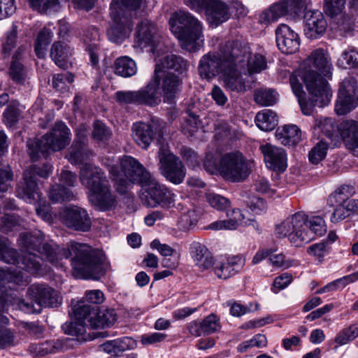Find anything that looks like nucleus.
Returning a JSON list of instances; mask_svg holds the SVG:
<instances>
[{
    "mask_svg": "<svg viewBox=\"0 0 358 358\" xmlns=\"http://www.w3.org/2000/svg\"><path fill=\"white\" fill-rule=\"evenodd\" d=\"M21 110L19 108V103L17 101H11L7 106L3 113V116L6 124L8 127H13L20 119Z\"/></svg>",
    "mask_w": 358,
    "mask_h": 358,
    "instance_id": "obj_55",
    "label": "nucleus"
},
{
    "mask_svg": "<svg viewBox=\"0 0 358 358\" xmlns=\"http://www.w3.org/2000/svg\"><path fill=\"white\" fill-rule=\"evenodd\" d=\"M357 280H358V271L345 275L327 284L319 289L316 292V294H321L327 292H334L340 289L345 288L349 284L355 282Z\"/></svg>",
    "mask_w": 358,
    "mask_h": 358,
    "instance_id": "obj_44",
    "label": "nucleus"
},
{
    "mask_svg": "<svg viewBox=\"0 0 358 358\" xmlns=\"http://www.w3.org/2000/svg\"><path fill=\"white\" fill-rule=\"evenodd\" d=\"M114 70L115 74L124 78H128L136 73L137 67L134 60L127 56H124L115 60Z\"/></svg>",
    "mask_w": 358,
    "mask_h": 358,
    "instance_id": "obj_42",
    "label": "nucleus"
},
{
    "mask_svg": "<svg viewBox=\"0 0 358 358\" xmlns=\"http://www.w3.org/2000/svg\"><path fill=\"white\" fill-rule=\"evenodd\" d=\"M302 231H308L313 236H321L326 232V225L324 220L320 216H313L308 219L303 227L301 228Z\"/></svg>",
    "mask_w": 358,
    "mask_h": 358,
    "instance_id": "obj_45",
    "label": "nucleus"
},
{
    "mask_svg": "<svg viewBox=\"0 0 358 358\" xmlns=\"http://www.w3.org/2000/svg\"><path fill=\"white\" fill-rule=\"evenodd\" d=\"M201 328L203 333L206 334H210L218 331L220 329L219 319L214 314L207 316L201 322Z\"/></svg>",
    "mask_w": 358,
    "mask_h": 358,
    "instance_id": "obj_63",
    "label": "nucleus"
},
{
    "mask_svg": "<svg viewBox=\"0 0 358 358\" xmlns=\"http://www.w3.org/2000/svg\"><path fill=\"white\" fill-rule=\"evenodd\" d=\"M315 129L323 133L331 141H338L341 137V126L329 117H320L315 119Z\"/></svg>",
    "mask_w": 358,
    "mask_h": 358,
    "instance_id": "obj_35",
    "label": "nucleus"
},
{
    "mask_svg": "<svg viewBox=\"0 0 358 358\" xmlns=\"http://www.w3.org/2000/svg\"><path fill=\"white\" fill-rule=\"evenodd\" d=\"M144 3V0L112 1L110 8L112 24L107 32L110 41L120 43L129 36L131 30L132 19L136 17V10Z\"/></svg>",
    "mask_w": 358,
    "mask_h": 358,
    "instance_id": "obj_4",
    "label": "nucleus"
},
{
    "mask_svg": "<svg viewBox=\"0 0 358 358\" xmlns=\"http://www.w3.org/2000/svg\"><path fill=\"white\" fill-rule=\"evenodd\" d=\"M156 64H161L160 69L168 71L173 69L176 72L182 73L188 69L189 64L182 57L175 55H165L161 59L156 60Z\"/></svg>",
    "mask_w": 358,
    "mask_h": 358,
    "instance_id": "obj_40",
    "label": "nucleus"
},
{
    "mask_svg": "<svg viewBox=\"0 0 358 358\" xmlns=\"http://www.w3.org/2000/svg\"><path fill=\"white\" fill-rule=\"evenodd\" d=\"M52 166L49 164H44L41 167L30 166L26 169L22 178L16 189L17 196L27 203H32L41 201L40 192L36 177L38 176L47 178L52 172Z\"/></svg>",
    "mask_w": 358,
    "mask_h": 358,
    "instance_id": "obj_9",
    "label": "nucleus"
},
{
    "mask_svg": "<svg viewBox=\"0 0 358 358\" xmlns=\"http://www.w3.org/2000/svg\"><path fill=\"white\" fill-rule=\"evenodd\" d=\"M17 27L13 24L11 29L6 32L5 41L2 43V51L4 54L9 55L15 48L17 42Z\"/></svg>",
    "mask_w": 358,
    "mask_h": 358,
    "instance_id": "obj_61",
    "label": "nucleus"
},
{
    "mask_svg": "<svg viewBox=\"0 0 358 358\" xmlns=\"http://www.w3.org/2000/svg\"><path fill=\"white\" fill-rule=\"evenodd\" d=\"M80 181L89 190V201L93 206L102 211L115 208L116 196L101 169L85 164L80 171Z\"/></svg>",
    "mask_w": 358,
    "mask_h": 358,
    "instance_id": "obj_3",
    "label": "nucleus"
},
{
    "mask_svg": "<svg viewBox=\"0 0 358 358\" xmlns=\"http://www.w3.org/2000/svg\"><path fill=\"white\" fill-rule=\"evenodd\" d=\"M358 337V326L350 325L341 330L335 337L334 342L341 346L349 343Z\"/></svg>",
    "mask_w": 358,
    "mask_h": 358,
    "instance_id": "obj_51",
    "label": "nucleus"
},
{
    "mask_svg": "<svg viewBox=\"0 0 358 358\" xmlns=\"http://www.w3.org/2000/svg\"><path fill=\"white\" fill-rule=\"evenodd\" d=\"M228 219L226 220H217L208 226L212 230H234L239 226L252 225L255 227L256 222L253 219H245L241 210L238 208L233 209L227 213Z\"/></svg>",
    "mask_w": 358,
    "mask_h": 358,
    "instance_id": "obj_29",
    "label": "nucleus"
},
{
    "mask_svg": "<svg viewBox=\"0 0 358 358\" xmlns=\"http://www.w3.org/2000/svg\"><path fill=\"white\" fill-rule=\"evenodd\" d=\"M205 12L208 22L215 27L226 22L230 17L228 6L220 0H211Z\"/></svg>",
    "mask_w": 358,
    "mask_h": 358,
    "instance_id": "obj_32",
    "label": "nucleus"
},
{
    "mask_svg": "<svg viewBox=\"0 0 358 358\" xmlns=\"http://www.w3.org/2000/svg\"><path fill=\"white\" fill-rule=\"evenodd\" d=\"M70 134L66 125L59 122L41 138L29 139L27 147L31 160L37 161L41 156L46 157L50 151H59L64 148L70 142Z\"/></svg>",
    "mask_w": 358,
    "mask_h": 358,
    "instance_id": "obj_7",
    "label": "nucleus"
},
{
    "mask_svg": "<svg viewBox=\"0 0 358 358\" xmlns=\"http://www.w3.org/2000/svg\"><path fill=\"white\" fill-rule=\"evenodd\" d=\"M190 252L195 264L201 269H208L214 264L211 252L203 244L193 243Z\"/></svg>",
    "mask_w": 358,
    "mask_h": 358,
    "instance_id": "obj_34",
    "label": "nucleus"
},
{
    "mask_svg": "<svg viewBox=\"0 0 358 358\" xmlns=\"http://www.w3.org/2000/svg\"><path fill=\"white\" fill-rule=\"evenodd\" d=\"M324 12L331 17L341 14L345 8V0H324Z\"/></svg>",
    "mask_w": 358,
    "mask_h": 358,
    "instance_id": "obj_59",
    "label": "nucleus"
},
{
    "mask_svg": "<svg viewBox=\"0 0 358 358\" xmlns=\"http://www.w3.org/2000/svg\"><path fill=\"white\" fill-rule=\"evenodd\" d=\"M72 310L76 319L83 321L92 329L109 328L117 320L116 312L113 308L101 309L97 306L82 302L76 303Z\"/></svg>",
    "mask_w": 358,
    "mask_h": 358,
    "instance_id": "obj_8",
    "label": "nucleus"
},
{
    "mask_svg": "<svg viewBox=\"0 0 358 358\" xmlns=\"http://www.w3.org/2000/svg\"><path fill=\"white\" fill-rule=\"evenodd\" d=\"M27 296L29 299L34 301L40 306L41 310L43 307H57L61 304V298L58 293L45 284L30 285L27 289Z\"/></svg>",
    "mask_w": 358,
    "mask_h": 358,
    "instance_id": "obj_23",
    "label": "nucleus"
},
{
    "mask_svg": "<svg viewBox=\"0 0 358 358\" xmlns=\"http://www.w3.org/2000/svg\"><path fill=\"white\" fill-rule=\"evenodd\" d=\"M161 174L173 184H180L186 176V169L181 160L170 152L168 145L162 144L159 150Z\"/></svg>",
    "mask_w": 358,
    "mask_h": 358,
    "instance_id": "obj_17",
    "label": "nucleus"
},
{
    "mask_svg": "<svg viewBox=\"0 0 358 358\" xmlns=\"http://www.w3.org/2000/svg\"><path fill=\"white\" fill-rule=\"evenodd\" d=\"M338 65L343 69L358 67V50L354 48L344 50L338 60Z\"/></svg>",
    "mask_w": 358,
    "mask_h": 358,
    "instance_id": "obj_50",
    "label": "nucleus"
},
{
    "mask_svg": "<svg viewBox=\"0 0 358 358\" xmlns=\"http://www.w3.org/2000/svg\"><path fill=\"white\" fill-rule=\"evenodd\" d=\"M48 195L53 203L71 201L74 198V194L71 190L59 184L51 187Z\"/></svg>",
    "mask_w": 358,
    "mask_h": 358,
    "instance_id": "obj_47",
    "label": "nucleus"
},
{
    "mask_svg": "<svg viewBox=\"0 0 358 358\" xmlns=\"http://www.w3.org/2000/svg\"><path fill=\"white\" fill-rule=\"evenodd\" d=\"M306 221L303 212H297L286 218L275 227V234L280 238L289 236L292 245L301 247L313 240V236L308 231H302L301 228Z\"/></svg>",
    "mask_w": 358,
    "mask_h": 358,
    "instance_id": "obj_13",
    "label": "nucleus"
},
{
    "mask_svg": "<svg viewBox=\"0 0 358 358\" xmlns=\"http://www.w3.org/2000/svg\"><path fill=\"white\" fill-rule=\"evenodd\" d=\"M245 259L240 255L228 257L214 267V273L221 279H227L238 273L245 265Z\"/></svg>",
    "mask_w": 358,
    "mask_h": 358,
    "instance_id": "obj_31",
    "label": "nucleus"
},
{
    "mask_svg": "<svg viewBox=\"0 0 358 358\" xmlns=\"http://www.w3.org/2000/svg\"><path fill=\"white\" fill-rule=\"evenodd\" d=\"M204 169L210 174H220V159L217 152H207L203 162Z\"/></svg>",
    "mask_w": 358,
    "mask_h": 358,
    "instance_id": "obj_54",
    "label": "nucleus"
},
{
    "mask_svg": "<svg viewBox=\"0 0 358 358\" xmlns=\"http://www.w3.org/2000/svg\"><path fill=\"white\" fill-rule=\"evenodd\" d=\"M103 293L101 290L94 289L86 292L85 297L80 301H78L77 303L83 302L85 304L98 306V305L103 303Z\"/></svg>",
    "mask_w": 358,
    "mask_h": 358,
    "instance_id": "obj_64",
    "label": "nucleus"
},
{
    "mask_svg": "<svg viewBox=\"0 0 358 358\" xmlns=\"http://www.w3.org/2000/svg\"><path fill=\"white\" fill-rule=\"evenodd\" d=\"M278 100V93L271 89H260L255 91V101L262 106L273 105Z\"/></svg>",
    "mask_w": 358,
    "mask_h": 358,
    "instance_id": "obj_49",
    "label": "nucleus"
},
{
    "mask_svg": "<svg viewBox=\"0 0 358 358\" xmlns=\"http://www.w3.org/2000/svg\"><path fill=\"white\" fill-rule=\"evenodd\" d=\"M52 35V32L47 28H43L38 33L35 43V52L38 58L45 57L47 46L50 43Z\"/></svg>",
    "mask_w": 358,
    "mask_h": 358,
    "instance_id": "obj_46",
    "label": "nucleus"
},
{
    "mask_svg": "<svg viewBox=\"0 0 358 358\" xmlns=\"http://www.w3.org/2000/svg\"><path fill=\"white\" fill-rule=\"evenodd\" d=\"M245 61L240 58L235 61L231 59L221 76L223 87L228 91L236 93H244L252 88L250 76L245 71Z\"/></svg>",
    "mask_w": 358,
    "mask_h": 358,
    "instance_id": "obj_14",
    "label": "nucleus"
},
{
    "mask_svg": "<svg viewBox=\"0 0 358 358\" xmlns=\"http://www.w3.org/2000/svg\"><path fill=\"white\" fill-rule=\"evenodd\" d=\"M267 345V339L263 334H257L251 339L242 342L237 347L239 352H244L252 347L264 348Z\"/></svg>",
    "mask_w": 358,
    "mask_h": 358,
    "instance_id": "obj_56",
    "label": "nucleus"
},
{
    "mask_svg": "<svg viewBox=\"0 0 358 358\" xmlns=\"http://www.w3.org/2000/svg\"><path fill=\"white\" fill-rule=\"evenodd\" d=\"M87 131L88 129L84 124L80 125L76 130L77 140L69 148L67 156L72 164L80 163L85 158V146Z\"/></svg>",
    "mask_w": 358,
    "mask_h": 358,
    "instance_id": "obj_33",
    "label": "nucleus"
},
{
    "mask_svg": "<svg viewBox=\"0 0 358 358\" xmlns=\"http://www.w3.org/2000/svg\"><path fill=\"white\" fill-rule=\"evenodd\" d=\"M256 125L262 131L273 130L278 124L276 114L270 109H264L259 112L255 117Z\"/></svg>",
    "mask_w": 358,
    "mask_h": 358,
    "instance_id": "obj_43",
    "label": "nucleus"
},
{
    "mask_svg": "<svg viewBox=\"0 0 358 358\" xmlns=\"http://www.w3.org/2000/svg\"><path fill=\"white\" fill-rule=\"evenodd\" d=\"M250 172V164L240 152L226 153L220 159V175L227 181H243L248 178Z\"/></svg>",
    "mask_w": 358,
    "mask_h": 358,
    "instance_id": "obj_11",
    "label": "nucleus"
},
{
    "mask_svg": "<svg viewBox=\"0 0 358 358\" xmlns=\"http://www.w3.org/2000/svg\"><path fill=\"white\" fill-rule=\"evenodd\" d=\"M275 38L279 50L285 54H292L299 48L298 34L285 24H280L277 27Z\"/></svg>",
    "mask_w": 358,
    "mask_h": 358,
    "instance_id": "obj_26",
    "label": "nucleus"
},
{
    "mask_svg": "<svg viewBox=\"0 0 358 358\" xmlns=\"http://www.w3.org/2000/svg\"><path fill=\"white\" fill-rule=\"evenodd\" d=\"M161 64H155L153 76L158 73V81L156 82L159 91L162 90L164 101L173 102L178 96L182 87L181 79L173 73L160 69Z\"/></svg>",
    "mask_w": 358,
    "mask_h": 358,
    "instance_id": "obj_22",
    "label": "nucleus"
},
{
    "mask_svg": "<svg viewBox=\"0 0 358 358\" xmlns=\"http://www.w3.org/2000/svg\"><path fill=\"white\" fill-rule=\"evenodd\" d=\"M327 143L323 141H320L317 143L309 152L308 157L310 162L314 164H317L321 162L327 155Z\"/></svg>",
    "mask_w": 358,
    "mask_h": 358,
    "instance_id": "obj_58",
    "label": "nucleus"
},
{
    "mask_svg": "<svg viewBox=\"0 0 358 358\" xmlns=\"http://www.w3.org/2000/svg\"><path fill=\"white\" fill-rule=\"evenodd\" d=\"M73 54V50L64 42H55L50 50V57L59 67L65 69Z\"/></svg>",
    "mask_w": 358,
    "mask_h": 358,
    "instance_id": "obj_37",
    "label": "nucleus"
},
{
    "mask_svg": "<svg viewBox=\"0 0 358 358\" xmlns=\"http://www.w3.org/2000/svg\"><path fill=\"white\" fill-rule=\"evenodd\" d=\"M304 34L310 39L320 37L327 29L323 14L317 10H307L304 15Z\"/></svg>",
    "mask_w": 358,
    "mask_h": 358,
    "instance_id": "obj_28",
    "label": "nucleus"
},
{
    "mask_svg": "<svg viewBox=\"0 0 358 358\" xmlns=\"http://www.w3.org/2000/svg\"><path fill=\"white\" fill-rule=\"evenodd\" d=\"M232 54L233 59L235 61L239 60L240 58H244L245 61V71L250 76L253 73H259L266 68V62L264 56L261 55H255L250 56V48L247 45H243L238 41H233Z\"/></svg>",
    "mask_w": 358,
    "mask_h": 358,
    "instance_id": "obj_24",
    "label": "nucleus"
},
{
    "mask_svg": "<svg viewBox=\"0 0 358 358\" xmlns=\"http://www.w3.org/2000/svg\"><path fill=\"white\" fill-rule=\"evenodd\" d=\"M141 200L148 207L169 208L174 202L175 194L166 185L159 182L151 174L144 176Z\"/></svg>",
    "mask_w": 358,
    "mask_h": 358,
    "instance_id": "obj_12",
    "label": "nucleus"
},
{
    "mask_svg": "<svg viewBox=\"0 0 358 358\" xmlns=\"http://www.w3.org/2000/svg\"><path fill=\"white\" fill-rule=\"evenodd\" d=\"M69 0H46L42 3L38 12L45 14H52L59 12L65 6Z\"/></svg>",
    "mask_w": 358,
    "mask_h": 358,
    "instance_id": "obj_62",
    "label": "nucleus"
},
{
    "mask_svg": "<svg viewBox=\"0 0 358 358\" xmlns=\"http://www.w3.org/2000/svg\"><path fill=\"white\" fill-rule=\"evenodd\" d=\"M342 99L341 95H338L335 106V110L338 115H343L355 109L358 105V96H344Z\"/></svg>",
    "mask_w": 358,
    "mask_h": 358,
    "instance_id": "obj_48",
    "label": "nucleus"
},
{
    "mask_svg": "<svg viewBox=\"0 0 358 358\" xmlns=\"http://www.w3.org/2000/svg\"><path fill=\"white\" fill-rule=\"evenodd\" d=\"M177 208L180 214L179 224L182 229H187L197 223L199 212L194 205L178 203Z\"/></svg>",
    "mask_w": 358,
    "mask_h": 358,
    "instance_id": "obj_39",
    "label": "nucleus"
},
{
    "mask_svg": "<svg viewBox=\"0 0 358 358\" xmlns=\"http://www.w3.org/2000/svg\"><path fill=\"white\" fill-rule=\"evenodd\" d=\"M20 241L26 250L25 252L37 251L57 267H62L63 260L74 255L71 265L73 274L77 278L99 280L108 267L104 257L87 245L70 242L66 247L62 248L52 241H46L44 234L41 231L21 235Z\"/></svg>",
    "mask_w": 358,
    "mask_h": 358,
    "instance_id": "obj_1",
    "label": "nucleus"
},
{
    "mask_svg": "<svg viewBox=\"0 0 358 358\" xmlns=\"http://www.w3.org/2000/svg\"><path fill=\"white\" fill-rule=\"evenodd\" d=\"M290 85L292 90L293 93L298 99V102L300 105L301 110L303 115H311L314 106L323 107L327 105L329 103L325 104L320 105L317 103V101L315 100L316 97L313 96L309 92V94L310 96V100H306L305 98V92L303 90V87L301 83L299 81L297 78L295 76H292L289 78Z\"/></svg>",
    "mask_w": 358,
    "mask_h": 358,
    "instance_id": "obj_30",
    "label": "nucleus"
},
{
    "mask_svg": "<svg viewBox=\"0 0 358 358\" xmlns=\"http://www.w3.org/2000/svg\"><path fill=\"white\" fill-rule=\"evenodd\" d=\"M332 64L328 53L318 48L311 52L303 62L300 77L306 87L320 105L329 103L332 92L324 77L329 76Z\"/></svg>",
    "mask_w": 358,
    "mask_h": 358,
    "instance_id": "obj_2",
    "label": "nucleus"
},
{
    "mask_svg": "<svg viewBox=\"0 0 358 358\" xmlns=\"http://www.w3.org/2000/svg\"><path fill=\"white\" fill-rule=\"evenodd\" d=\"M76 321L72 322H66L62 325L64 332L70 336H76L79 341H86L93 340L94 337L90 335H85L86 327H88L82 320L76 319Z\"/></svg>",
    "mask_w": 358,
    "mask_h": 358,
    "instance_id": "obj_41",
    "label": "nucleus"
},
{
    "mask_svg": "<svg viewBox=\"0 0 358 358\" xmlns=\"http://www.w3.org/2000/svg\"><path fill=\"white\" fill-rule=\"evenodd\" d=\"M266 166L273 171H284L287 166L285 150L270 143L260 146Z\"/></svg>",
    "mask_w": 358,
    "mask_h": 358,
    "instance_id": "obj_27",
    "label": "nucleus"
},
{
    "mask_svg": "<svg viewBox=\"0 0 358 358\" xmlns=\"http://www.w3.org/2000/svg\"><path fill=\"white\" fill-rule=\"evenodd\" d=\"M310 0H283L271 6L259 16V22L269 24L278 20L286 15H299L303 10H306Z\"/></svg>",
    "mask_w": 358,
    "mask_h": 358,
    "instance_id": "obj_18",
    "label": "nucleus"
},
{
    "mask_svg": "<svg viewBox=\"0 0 358 358\" xmlns=\"http://www.w3.org/2000/svg\"><path fill=\"white\" fill-rule=\"evenodd\" d=\"M275 136L285 145H294L301 141V131L296 125H285L277 129Z\"/></svg>",
    "mask_w": 358,
    "mask_h": 358,
    "instance_id": "obj_38",
    "label": "nucleus"
},
{
    "mask_svg": "<svg viewBox=\"0 0 358 358\" xmlns=\"http://www.w3.org/2000/svg\"><path fill=\"white\" fill-rule=\"evenodd\" d=\"M59 216L62 223L71 229L86 232L91 229V217L87 210L82 207L67 206L61 210Z\"/></svg>",
    "mask_w": 358,
    "mask_h": 358,
    "instance_id": "obj_19",
    "label": "nucleus"
},
{
    "mask_svg": "<svg viewBox=\"0 0 358 358\" xmlns=\"http://www.w3.org/2000/svg\"><path fill=\"white\" fill-rule=\"evenodd\" d=\"M165 123L159 119H152L150 122H136L132 126V137L142 148L147 149L153 140L154 135H162Z\"/></svg>",
    "mask_w": 358,
    "mask_h": 358,
    "instance_id": "obj_20",
    "label": "nucleus"
},
{
    "mask_svg": "<svg viewBox=\"0 0 358 358\" xmlns=\"http://www.w3.org/2000/svg\"><path fill=\"white\" fill-rule=\"evenodd\" d=\"M0 259L8 263L17 264V267L30 273H37L41 268V258L34 253L24 252L19 259L15 249L7 245L0 252Z\"/></svg>",
    "mask_w": 358,
    "mask_h": 358,
    "instance_id": "obj_21",
    "label": "nucleus"
},
{
    "mask_svg": "<svg viewBox=\"0 0 358 358\" xmlns=\"http://www.w3.org/2000/svg\"><path fill=\"white\" fill-rule=\"evenodd\" d=\"M158 73L152 76L150 82L144 87L136 91H117L115 93L117 101L121 103L145 105L153 107L159 105L162 101V93L156 85L158 81Z\"/></svg>",
    "mask_w": 358,
    "mask_h": 358,
    "instance_id": "obj_10",
    "label": "nucleus"
},
{
    "mask_svg": "<svg viewBox=\"0 0 358 358\" xmlns=\"http://www.w3.org/2000/svg\"><path fill=\"white\" fill-rule=\"evenodd\" d=\"M341 138L348 149L358 148V122L348 120L341 124Z\"/></svg>",
    "mask_w": 358,
    "mask_h": 358,
    "instance_id": "obj_36",
    "label": "nucleus"
},
{
    "mask_svg": "<svg viewBox=\"0 0 358 358\" xmlns=\"http://www.w3.org/2000/svg\"><path fill=\"white\" fill-rule=\"evenodd\" d=\"M110 178L114 182L116 191L120 194H127L134 182L140 185L144 181V176L150 174L135 158L124 156L117 165L110 166Z\"/></svg>",
    "mask_w": 358,
    "mask_h": 358,
    "instance_id": "obj_6",
    "label": "nucleus"
},
{
    "mask_svg": "<svg viewBox=\"0 0 358 358\" xmlns=\"http://www.w3.org/2000/svg\"><path fill=\"white\" fill-rule=\"evenodd\" d=\"M232 48L233 41H229L220 48L219 52L203 55L199 65L200 76L203 78L209 79L219 73H222L224 69L234 57V54L231 53Z\"/></svg>",
    "mask_w": 358,
    "mask_h": 358,
    "instance_id": "obj_15",
    "label": "nucleus"
},
{
    "mask_svg": "<svg viewBox=\"0 0 358 358\" xmlns=\"http://www.w3.org/2000/svg\"><path fill=\"white\" fill-rule=\"evenodd\" d=\"M169 25L181 46L189 51H196L203 41L201 23L187 11L173 13Z\"/></svg>",
    "mask_w": 358,
    "mask_h": 358,
    "instance_id": "obj_5",
    "label": "nucleus"
},
{
    "mask_svg": "<svg viewBox=\"0 0 358 358\" xmlns=\"http://www.w3.org/2000/svg\"><path fill=\"white\" fill-rule=\"evenodd\" d=\"M338 95H341L342 99L345 98L344 96H358V89L357 86V81L352 77H348L343 79L340 85Z\"/></svg>",
    "mask_w": 358,
    "mask_h": 358,
    "instance_id": "obj_53",
    "label": "nucleus"
},
{
    "mask_svg": "<svg viewBox=\"0 0 358 358\" xmlns=\"http://www.w3.org/2000/svg\"><path fill=\"white\" fill-rule=\"evenodd\" d=\"M73 75L69 72L56 74L52 78L53 87L58 91H62L73 82Z\"/></svg>",
    "mask_w": 358,
    "mask_h": 358,
    "instance_id": "obj_60",
    "label": "nucleus"
},
{
    "mask_svg": "<svg viewBox=\"0 0 358 358\" xmlns=\"http://www.w3.org/2000/svg\"><path fill=\"white\" fill-rule=\"evenodd\" d=\"M8 74L10 78L17 84H24L27 78V71L22 62H11Z\"/></svg>",
    "mask_w": 358,
    "mask_h": 358,
    "instance_id": "obj_52",
    "label": "nucleus"
},
{
    "mask_svg": "<svg viewBox=\"0 0 358 358\" xmlns=\"http://www.w3.org/2000/svg\"><path fill=\"white\" fill-rule=\"evenodd\" d=\"M351 192L350 187L341 186L329 195L328 203L335 207L330 217L331 222H339L350 217L356 211L358 199H349Z\"/></svg>",
    "mask_w": 358,
    "mask_h": 358,
    "instance_id": "obj_16",
    "label": "nucleus"
},
{
    "mask_svg": "<svg viewBox=\"0 0 358 358\" xmlns=\"http://www.w3.org/2000/svg\"><path fill=\"white\" fill-rule=\"evenodd\" d=\"M157 38V27L150 21L144 20L137 25L134 38L135 46L141 48L150 47L153 53H155L159 46Z\"/></svg>",
    "mask_w": 358,
    "mask_h": 358,
    "instance_id": "obj_25",
    "label": "nucleus"
},
{
    "mask_svg": "<svg viewBox=\"0 0 358 358\" xmlns=\"http://www.w3.org/2000/svg\"><path fill=\"white\" fill-rule=\"evenodd\" d=\"M206 199L208 203L217 210H224L230 206L229 199L217 194L207 193Z\"/></svg>",
    "mask_w": 358,
    "mask_h": 358,
    "instance_id": "obj_57",
    "label": "nucleus"
}]
</instances>
